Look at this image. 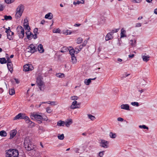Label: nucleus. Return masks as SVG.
Instances as JSON below:
<instances>
[{
  "mask_svg": "<svg viewBox=\"0 0 157 157\" xmlns=\"http://www.w3.org/2000/svg\"><path fill=\"white\" fill-rule=\"evenodd\" d=\"M7 67L8 69L10 71L11 73H12V71H13V67L12 64L7 63Z\"/></svg>",
  "mask_w": 157,
  "mask_h": 157,
  "instance_id": "20",
  "label": "nucleus"
},
{
  "mask_svg": "<svg viewBox=\"0 0 157 157\" xmlns=\"http://www.w3.org/2000/svg\"><path fill=\"white\" fill-rule=\"evenodd\" d=\"M108 142L104 140H101L100 142L101 146L105 148H107L108 147Z\"/></svg>",
  "mask_w": 157,
  "mask_h": 157,
  "instance_id": "13",
  "label": "nucleus"
},
{
  "mask_svg": "<svg viewBox=\"0 0 157 157\" xmlns=\"http://www.w3.org/2000/svg\"><path fill=\"white\" fill-rule=\"evenodd\" d=\"M31 117L32 119H35L38 120L39 119L42 120V116L36 113L33 112L31 113Z\"/></svg>",
  "mask_w": 157,
  "mask_h": 157,
  "instance_id": "7",
  "label": "nucleus"
},
{
  "mask_svg": "<svg viewBox=\"0 0 157 157\" xmlns=\"http://www.w3.org/2000/svg\"><path fill=\"white\" fill-rule=\"evenodd\" d=\"M7 63V61L6 60L5 58H0V63L2 64L6 63Z\"/></svg>",
  "mask_w": 157,
  "mask_h": 157,
  "instance_id": "27",
  "label": "nucleus"
},
{
  "mask_svg": "<svg viewBox=\"0 0 157 157\" xmlns=\"http://www.w3.org/2000/svg\"><path fill=\"white\" fill-rule=\"evenodd\" d=\"M101 19L102 22L101 23L104 22L105 19H104V17H102L101 18Z\"/></svg>",
  "mask_w": 157,
  "mask_h": 157,
  "instance_id": "64",
  "label": "nucleus"
},
{
  "mask_svg": "<svg viewBox=\"0 0 157 157\" xmlns=\"http://www.w3.org/2000/svg\"><path fill=\"white\" fill-rule=\"evenodd\" d=\"M49 104H50L52 105H56V102L55 101H48Z\"/></svg>",
  "mask_w": 157,
  "mask_h": 157,
  "instance_id": "53",
  "label": "nucleus"
},
{
  "mask_svg": "<svg viewBox=\"0 0 157 157\" xmlns=\"http://www.w3.org/2000/svg\"><path fill=\"white\" fill-rule=\"evenodd\" d=\"M65 125V122L62 121H59L57 123V125L59 126H64Z\"/></svg>",
  "mask_w": 157,
  "mask_h": 157,
  "instance_id": "25",
  "label": "nucleus"
},
{
  "mask_svg": "<svg viewBox=\"0 0 157 157\" xmlns=\"http://www.w3.org/2000/svg\"><path fill=\"white\" fill-rule=\"evenodd\" d=\"M25 120V122L26 123H29L30 121L29 117L27 116V117H26V119H24Z\"/></svg>",
  "mask_w": 157,
  "mask_h": 157,
  "instance_id": "46",
  "label": "nucleus"
},
{
  "mask_svg": "<svg viewBox=\"0 0 157 157\" xmlns=\"http://www.w3.org/2000/svg\"><path fill=\"white\" fill-rule=\"evenodd\" d=\"M91 79L90 78L87 79H85L84 81V83L86 85H89L91 82Z\"/></svg>",
  "mask_w": 157,
  "mask_h": 157,
  "instance_id": "28",
  "label": "nucleus"
},
{
  "mask_svg": "<svg viewBox=\"0 0 157 157\" xmlns=\"http://www.w3.org/2000/svg\"><path fill=\"white\" fill-rule=\"evenodd\" d=\"M25 33L27 35V37L29 40H31L33 37V33L29 31L26 32Z\"/></svg>",
  "mask_w": 157,
  "mask_h": 157,
  "instance_id": "16",
  "label": "nucleus"
},
{
  "mask_svg": "<svg viewBox=\"0 0 157 157\" xmlns=\"http://www.w3.org/2000/svg\"><path fill=\"white\" fill-rule=\"evenodd\" d=\"M141 1V0H134L133 2L136 3H140Z\"/></svg>",
  "mask_w": 157,
  "mask_h": 157,
  "instance_id": "60",
  "label": "nucleus"
},
{
  "mask_svg": "<svg viewBox=\"0 0 157 157\" xmlns=\"http://www.w3.org/2000/svg\"><path fill=\"white\" fill-rule=\"evenodd\" d=\"M80 103H77V102L76 101H73L71 106V108L72 109H74L80 108Z\"/></svg>",
  "mask_w": 157,
  "mask_h": 157,
  "instance_id": "11",
  "label": "nucleus"
},
{
  "mask_svg": "<svg viewBox=\"0 0 157 157\" xmlns=\"http://www.w3.org/2000/svg\"><path fill=\"white\" fill-rule=\"evenodd\" d=\"M37 48L40 53H43L44 52V50L43 48V45L41 44H39Z\"/></svg>",
  "mask_w": 157,
  "mask_h": 157,
  "instance_id": "17",
  "label": "nucleus"
},
{
  "mask_svg": "<svg viewBox=\"0 0 157 157\" xmlns=\"http://www.w3.org/2000/svg\"><path fill=\"white\" fill-rule=\"evenodd\" d=\"M46 111L47 112H48V113H50L51 112H52L51 109H50V108L49 107H47L46 108Z\"/></svg>",
  "mask_w": 157,
  "mask_h": 157,
  "instance_id": "48",
  "label": "nucleus"
},
{
  "mask_svg": "<svg viewBox=\"0 0 157 157\" xmlns=\"http://www.w3.org/2000/svg\"><path fill=\"white\" fill-rule=\"evenodd\" d=\"M117 120L118 121H124V119L121 117H118L117 118Z\"/></svg>",
  "mask_w": 157,
  "mask_h": 157,
  "instance_id": "56",
  "label": "nucleus"
},
{
  "mask_svg": "<svg viewBox=\"0 0 157 157\" xmlns=\"http://www.w3.org/2000/svg\"><path fill=\"white\" fill-rule=\"evenodd\" d=\"M142 58L143 61L147 62L149 59V56H146L145 55H142Z\"/></svg>",
  "mask_w": 157,
  "mask_h": 157,
  "instance_id": "22",
  "label": "nucleus"
},
{
  "mask_svg": "<svg viewBox=\"0 0 157 157\" xmlns=\"http://www.w3.org/2000/svg\"><path fill=\"white\" fill-rule=\"evenodd\" d=\"M37 34H34L33 35V38L35 39H36L37 37Z\"/></svg>",
  "mask_w": 157,
  "mask_h": 157,
  "instance_id": "54",
  "label": "nucleus"
},
{
  "mask_svg": "<svg viewBox=\"0 0 157 157\" xmlns=\"http://www.w3.org/2000/svg\"><path fill=\"white\" fill-rule=\"evenodd\" d=\"M72 123V119H70L68 121L65 122V125L67 127H69Z\"/></svg>",
  "mask_w": 157,
  "mask_h": 157,
  "instance_id": "21",
  "label": "nucleus"
},
{
  "mask_svg": "<svg viewBox=\"0 0 157 157\" xmlns=\"http://www.w3.org/2000/svg\"><path fill=\"white\" fill-rule=\"evenodd\" d=\"M78 46L79 49V50H80V51H81V49H82L83 47H84V46L82 44Z\"/></svg>",
  "mask_w": 157,
  "mask_h": 157,
  "instance_id": "57",
  "label": "nucleus"
},
{
  "mask_svg": "<svg viewBox=\"0 0 157 157\" xmlns=\"http://www.w3.org/2000/svg\"><path fill=\"white\" fill-rule=\"evenodd\" d=\"M17 33L20 38L22 39L24 36V30L21 26H18L17 29Z\"/></svg>",
  "mask_w": 157,
  "mask_h": 157,
  "instance_id": "5",
  "label": "nucleus"
},
{
  "mask_svg": "<svg viewBox=\"0 0 157 157\" xmlns=\"http://www.w3.org/2000/svg\"><path fill=\"white\" fill-rule=\"evenodd\" d=\"M131 104L133 106H138L139 105L138 103L136 102H132Z\"/></svg>",
  "mask_w": 157,
  "mask_h": 157,
  "instance_id": "40",
  "label": "nucleus"
},
{
  "mask_svg": "<svg viewBox=\"0 0 157 157\" xmlns=\"http://www.w3.org/2000/svg\"><path fill=\"white\" fill-rule=\"evenodd\" d=\"M60 30L59 29H54L53 30V32L54 33H59L60 32Z\"/></svg>",
  "mask_w": 157,
  "mask_h": 157,
  "instance_id": "41",
  "label": "nucleus"
},
{
  "mask_svg": "<svg viewBox=\"0 0 157 157\" xmlns=\"http://www.w3.org/2000/svg\"><path fill=\"white\" fill-rule=\"evenodd\" d=\"M57 137L58 139L60 140H63L64 138V136L63 134H59Z\"/></svg>",
  "mask_w": 157,
  "mask_h": 157,
  "instance_id": "31",
  "label": "nucleus"
},
{
  "mask_svg": "<svg viewBox=\"0 0 157 157\" xmlns=\"http://www.w3.org/2000/svg\"><path fill=\"white\" fill-rule=\"evenodd\" d=\"M87 41L86 40H85L84 41V42L83 43L82 45L84 46H85L86 44L87 43Z\"/></svg>",
  "mask_w": 157,
  "mask_h": 157,
  "instance_id": "59",
  "label": "nucleus"
},
{
  "mask_svg": "<svg viewBox=\"0 0 157 157\" xmlns=\"http://www.w3.org/2000/svg\"><path fill=\"white\" fill-rule=\"evenodd\" d=\"M24 10V7L23 5L20 4L17 6L16 9V13L15 14V18L16 19H18L21 17Z\"/></svg>",
  "mask_w": 157,
  "mask_h": 157,
  "instance_id": "1",
  "label": "nucleus"
},
{
  "mask_svg": "<svg viewBox=\"0 0 157 157\" xmlns=\"http://www.w3.org/2000/svg\"><path fill=\"white\" fill-rule=\"evenodd\" d=\"M27 116L25 113H20L17 115L13 119L14 120L17 119H26Z\"/></svg>",
  "mask_w": 157,
  "mask_h": 157,
  "instance_id": "10",
  "label": "nucleus"
},
{
  "mask_svg": "<svg viewBox=\"0 0 157 157\" xmlns=\"http://www.w3.org/2000/svg\"><path fill=\"white\" fill-rule=\"evenodd\" d=\"M17 133V131L15 130H13L11 131L10 132V139L13 138L16 135Z\"/></svg>",
  "mask_w": 157,
  "mask_h": 157,
  "instance_id": "15",
  "label": "nucleus"
},
{
  "mask_svg": "<svg viewBox=\"0 0 157 157\" xmlns=\"http://www.w3.org/2000/svg\"><path fill=\"white\" fill-rule=\"evenodd\" d=\"M14 80H15V81L17 83V84H18L19 83V81L18 80V79H17L16 78H14Z\"/></svg>",
  "mask_w": 157,
  "mask_h": 157,
  "instance_id": "62",
  "label": "nucleus"
},
{
  "mask_svg": "<svg viewBox=\"0 0 157 157\" xmlns=\"http://www.w3.org/2000/svg\"><path fill=\"white\" fill-rule=\"evenodd\" d=\"M4 19H2V20H3V21L4 20H6V21L10 20L12 19V17L10 15H9V16L5 15V16H4Z\"/></svg>",
  "mask_w": 157,
  "mask_h": 157,
  "instance_id": "23",
  "label": "nucleus"
},
{
  "mask_svg": "<svg viewBox=\"0 0 157 157\" xmlns=\"http://www.w3.org/2000/svg\"><path fill=\"white\" fill-rule=\"evenodd\" d=\"M15 0H5V2L7 4H10L13 2Z\"/></svg>",
  "mask_w": 157,
  "mask_h": 157,
  "instance_id": "39",
  "label": "nucleus"
},
{
  "mask_svg": "<svg viewBox=\"0 0 157 157\" xmlns=\"http://www.w3.org/2000/svg\"><path fill=\"white\" fill-rule=\"evenodd\" d=\"M15 93V91L14 89H11L9 90V94L10 95H13Z\"/></svg>",
  "mask_w": 157,
  "mask_h": 157,
  "instance_id": "34",
  "label": "nucleus"
},
{
  "mask_svg": "<svg viewBox=\"0 0 157 157\" xmlns=\"http://www.w3.org/2000/svg\"><path fill=\"white\" fill-rule=\"evenodd\" d=\"M109 136L112 138H115L116 137V134L115 133H113L112 132H110L109 133Z\"/></svg>",
  "mask_w": 157,
  "mask_h": 157,
  "instance_id": "32",
  "label": "nucleus"
},
{
  "mask_svg": "<svg viewBox=\"0 0 157 157\" xmlns=\"http://www.w3.org/2000/svg\"><path fill=\"white\" fill-rule=\"evenodd\" d=\"M67 51V47H64L63 48V49H61L60 52H66Z\"/></svg>",
  "mask_w": 157,
  "mask_h": 157,
  "instance_id": "43",
  "label": "nucleus"
},
{
  "mask_svg": "<svg viewBox=\"0 0 157 157\" xmlns=\"http://www.w3.org/2000/svg\"><path fill=\"white\" fill-rule=\"evenodd\" d=\"M78 99V97L77 96H73L71 97V99L72 100H76Z\"/></svg>",
  "mask_w": 157,
  "mask_h": 157,
  "instance_id": "36",
  "label": "nucleus"
},
{
  "mask_svg": "<svg viewBox=\"0 0 157 157\" xmlns=\"http://www.w3.org/2000/svg\"><path fill=\"white\" fill-rule=\"evenodd\" d=\"M134 54H132V55H129L128 56V57L129 58H132L134 57Z\"/></svg>",
  "mask_w": 157,
  "mask_h": 157,
  "instance_id": "63",
  "label": "nucleus"
},
{
  "mask_svg": "<svg viewBox=\"0 0 157 157\" xmlns=\"http://www.w3.org/2000/svg\"><path fill=\"white\" fill-rule=\"evenodd\" d=\"M7 63H9V64L12 63H11V60L10 59V58L9 57H8V58H7Z\"/></svg>",
  "mask_w": 157,
  "mask_h": 157,
  "instance_id": "52",
  "label": "nucleus"
},
{
  "mask_svg": "<svg viewBox=\"0 0 157 157\" xmlns=\"http://www.w3.org/2000/svg\"><path fill=\"white\" fill-rule=\"evenodd\" d=\"M42 78L40 76H38L36 79V82L39 86L40 90L42 91H44V82L42 80Z\"/></svg>",
  "mask_w": 157,
  "mask_h": 157,
  "instance_id": "4",
  "label": "nucleus"
},
{
  "mask_svg": "<svg viewBox=\"0 0 157 157\" xmlns=\"http://www.w3.org/2000/svg\"><path fill=\"white\" fill-rule=\"evenodd\" d=\"M5 32L7 33V38L10 40H12L13 38L12 36L14 35V33L10 30V28L9 27L8 29H6Z\"/></svg>",
  "mask_w": 157,
  "mask_h": 157,
  "instance_id": "9",
  "label": "nucleus"
},
{
  "mask_svg": "<svg viewBox=\"0 0 157 157\" xmlns=\"http://www.w3.org/2000/svg\"><path fill=\"white\" fill-rule=\"evenodd\" d=\"M42 120H44V121H47L48 120V117L46 116H45L44 117H42Z\"/></svg>",
  "mask_w": 157,
  "mask_h": 157,
  "instance_id": "51",
  "label": "nucleus"
},
{
  "mask_svg": "<svg viewBox=\"0 0 157 157\" xmlns=\"http://www.w3.org/2000/svg\"><path fill=\"white\" fill-rule=\"evenodd\" d=\"M23 67V71H32L33 69V67L31 65H30L28 64L25 65Z\"/></svg>",
  "mask_w": 157,
  "mask_h": 157,
  "instance_id": "12",
  "label": "nucleus"
},
{
  "mask_svg": "<svg viewBox=\"0 0 157 157\" xmlns=\"http://www.w3.org/2000/svg\"><path fill=\"white\" fill-rule=\"evenodd\" d=\"M121 108L122 109L127 110H129V106L128 104H122L121 105Z\"/></svg>",
  "mask_w": 157,
  "mask_h": 157,
  "instance_id": "14",
  "label": "nucleus"
},
{
  "mask_svg": "<svg viewBox=\"0 0 157 157\" xmlns=\"http://www.w3.org/2000/svg\"><path fill=\"white\" fill-rule=\"evenodd\" d=\"M139 127L141 128L148 129V128L145 125H140Z\"/></svg>",
  "mask_w": 157,
  "mask_h": 157,
  "instance_id": "44",
  "label": "nucleus"
},
{
  "mask_svg": "<svg viewBox=\"0 0 157 157\" xmlns=\"http://www.w3.org/2000/svg\"><path fill=\"white\" fill-rule=\"evenodd\" d=\"M119 30V29L118 28L116 30V31H114V30H113L111 32L108 33L105 37V40L106 41H108L109 40L112 39L113 38V37L112 36L113 33H114L117 32Z\"/></svg>",
  "mask_w": 157,
  "mask_h": 157,
  "instance_id": "6",
  "label": "nucleus"
},
{
  "mask_svg": "<svg viewBox=\"0 0 157 157\" xmlns=\"http://www.w3.org/2000/svg\"><path fill=\"white\" fill-rule=\"evenodd\" d=\"M24 28L25 29V30H27L29 31L30 29V27L28 25V24H27V25L25 24V25H24Z\"/></svg>",
  "mask_w": 157,
  "mask_h": 157,
  "instance_id": "38",
  "label": "nucleus"
},
{
  "mask_svg": "<svg viewBox=\"0 0 157 157\" xmlns=\"http://www.w3.org/2000/svg\"><path fill=\"white\" fill-rule=\"evenodd\" d=\"M89 118L92 121H94L95 119V117L94 116H93L90 114L87 115Z\"/></svg>",
  "mask_w": 157,
  "mask_h": 157,
  "instance_id": "35",
  "label": "nucleus"
},
{
  "mask_svg": "<svg viewBox=\"0 0 157 157\" xmlns=\"http://www.w3.org/2000/svg\"><path fill=\"white\" fill-rule=\"evenodd\" d=\"M141 26V24L140 23H138L136 25V27H140Z\"/></svg>",
  "mask_w": 157,
  "mask_h": 157,
  "instance_id": "58",
  "label": "nucleus"
},
{
  "mask_svg": "<svg viewBox=\"0 0 157 157\" xmlns=\"http://www.w3.org/2000/svg\"><path fill=\"white\" fill-rule=\"evenodd\" d=\"M3 10V6L0 4V11H2Z\"/></svg>",
  "mask_w": 157,
  "mask_h": 157,
  "instance_id": "55",
  "label": "nucleus"
},
{
  "mask_svg": "<svg viewBox=\"0 0 157 157\" xmlns=\"http://www.w3.org/2000/svg\"><path fill=\"white\" fill-rule=\"evenodd\" d=\"M56 76L59 78H63L65 77V75L63 73H59L56 74Z\"/></svg>",
  "mask_w": 157,
  "mask_h": 157,
  "instance_id": "33",
  "label": "nucleus"
},
{
  "mask_svg": "<svg viewBox=\"0 0 157 157\" xmlns=\"http://www.w3.org/2000/svg\"><path fill=\"white\" fill-rule=\"evenodd\" d=\"M18 151L16 149H10L6 152L7 157H18Z\"/></svg>",
  "mask_w": 157,
  "mask_h": 157,
  "instance_id": "2",
  "label": "nucleus"
},
{
  "mask_svg": "<svg viewBox=\"0 0 157 157\" xmlns=\"http://www.w3.org/2000/svg\"><path fill=\"white\" fill-rule=\"evenodd\" d=\"M125 30H124L123 28H122L121 30V33H120L121 38L124 37H126V35L125 34Z\"/></svg>",
  "mask_w": 157,
  "mask_h": 157,
  "instance_id": "18",
  "label": "nucleus"
},
{
  "mask_svg": "<svg viewBox=\"0 0 157 157\" xmlns=\"http://www.w3.org/2000/svg\"><path fill=\"white\" fill-rule=\"evenodd\" d=\"M27 21H28L27 19H25L24 20V25H25V24L27 25V24H28V23H27Z\"/></svg>",
  "mask_w": 157,
  "mask_h": 157,
  "instance_id": "61",
  "label": "nucleus"
},
{
  "mask_svg": "<svg viewBox=\"0 0 157 157\" xmlns=\"http://www.w3.org/2000/svg\"><path fill=\"white\" fill-rule=\"evenodd\" d=\"M82 38L81 37H79L77 39V43L78 44H80L82 42Z\"/></svg>",
  "mask_w": 157,
  "mask_h": 157,
  "instance_id": "37",
  "label": "nucleus"
},
{
  "mask_svg": "<svg viewBox=\"0 0 157 157\" xmlns=\"http://www.w3.org/2000/svg\"><path fill=\"white\" fill-rule=\"evenodd\" d=\"M31 143L29 137H26L25 138L24 142V147L28 151H30L33 149V147Z\"/></svg>",
  "mask_w": 157,
  "mask_h": 157,
  "instance_id": "3",
  "label": "nucleus"
},
{
  "mask_svg": "<svg viewBox=\"0 0 157 157\" xmlns=\"http://www.w3.org/2000/svg\"><path fill=\"white\" fill-rule=\"evenodd\" d=\"M38 28H36L34 29L33 33L34 34H38L39 33L38 32Z\"/></svg>",
  "mask_w": 157,
  "mask_h": 157,
  "instance_id": "47",
  "label": "nucleus"
},
{
  "mask_svg": "<svg viewBox=\"0 0 157 157\" xmlns=\"http://www.w3.org/2000/svg\"><path fill=\"white\" fill-rule=\"evenodd\" d=\"M70 54L71 55V56H75V53H76L75 50L73 48L70 49L69 51Z\"/></svg>",
  "mask_w": 157,
  "mask_h": 157,
  "instance_id": "29",
  "label": "nucleus"
},
{
  "mask_svg": "<svg viewBox=\"0 0 157 157\" xmlns=\"http://www.w3.org/2000/svg\"><path fill=\"white\" fill-rule=\"evenodd\" d=\"M130 41L131 42V45L132 47H135L136 45V40H135L134 41V43H133V41L132 40H130Z\"/></svg>",
  "mask_w": 157,
  "mask_h": 157,
  "instance_id": "42",
  "label": "nucleus"
},
{
  "mask_svg": "<svg viewBox=\"0 0 157 157\" xmlns=\"http://www.w3.org/2000/svg\"><path fill=\"white\" fill-rule=\"evenodd\" d=\"M45 18L51 20L53 18V15L52 13H49L45 15Z\"/></svg>",
  "mask_w": 157,
  "mask_h": 157,
  "instance_id": "19",
  "label": "nucleus"
},
{
  "mask_svg": "<svg viewBox=\"0 0 157 157\" xmlns=\"http://www.w3.org/2000/svg\"><path fill=\"white\" fill-rule=\"evenodd\" d=\"M7 135V133L4 130L1 131L0 132V136H1L5 137Z\"/></svg>",
  "mask_w": 157,
  "mask_h": 157,
  "instance_id": "26",
  "label": "nucleus"
},
{
  "mask_svg": "<svg viewBox=\"0 0 157 157\" xmlns=\"http://www.w3.org/2000/svg\"><path fill=\"white\" fill-rule=\"evenodd\" d=\"M72 62L73 63H75L77 62V59L75 56H71Z\"/></svg>",
  "mask_w": 157,
  "mask_h": 157,
  "instance_id": "30",
  "label": "nucleus"
},
{
  "mask_svg": "<svg viewBox=\"0 0 157 157\" xmlns=\"http://www.w3.org/2000/svg\"><path fill=\"white\" fill-rule=\"evenodd\" d=\"M84 0H81V1H77L76 2H73V4L76 6L77 4H79L80 3L84 4Z\"/></svg>",
  "mask_w": 157,
  "mask_h": 157,
  "instance_id": "24",
  "label": "nucleus"
},
{
  "mask_svg": "<svg viewBox=\"0 0 157 157\" xmlns=\"http://www.w3.org/2000/svg\"><path fill=\"white\" fill-rule=\"evenodd\" d=\"M105 152L104 151H101L99 153V156L100 157H102L103 155L104 154V153Z\"/></svg>",
  "mask_w": 157,
  "mask_h": 157,
  "instance_id": "45",
  "label": "nucleus"
},
{
  "mask_svg": "<svg viewBox=\"0 0 157 157\" xmlns=\"http://www.w3.org/2000/svg\"><path fill=\"white\" fill-rule=\"evenodd\" d=\"M75 51L76 52V53H78L80 50H79V49L78 47V46H77L75 48Z\"/></svg>",
  "mask_w": 157,
  "mask_h": 157,
  "instance_id": "49",
  "label": "nucleus"
},
{
  "mask_svg": "<svg viewBox=\"0 0 157 157\" xmlns=\"http://www.w3.org/2000/svg\"><path fill=\"white\" fill-rule=\"evenodd\" d=\"M29 124L31 126V127H32L33 126H34V123L31 120L30 121Z\"/></svg>",
  "mask_w": 157,
  "mask_h": 157,
  "instance_id": "50",
  "label": "nucleus"
},
{
  "mask_svg": "<svg viewBox=\"0 0 157 157\" xmlns=\"http://www.w3.org/2000/svg\"><path fill=\"white\" fill-rule=\"evenodd\" d=\"M28 52H30L31 53H33L37 51V47L33 44H31L27 49Z\"/></svg>",
  "mask_w": 157,
  "mask_h": 157,
  "instance_id": "8",
  "label": "nucleus"
}]
</instances>
